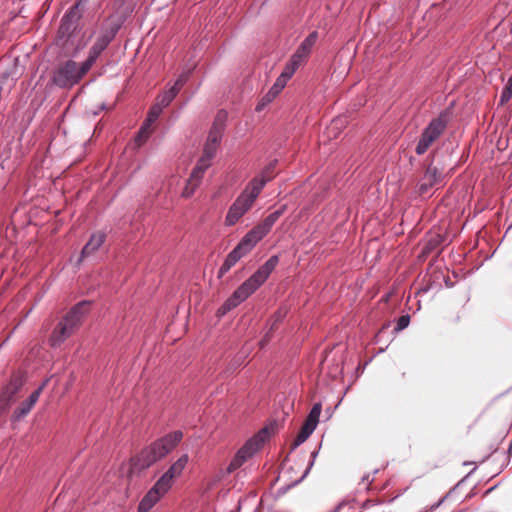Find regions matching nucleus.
<instances>
[{
  "mask_svg": "<svg viewBox=\"0 0 512 512\" xmlns=\"http://www.w3.org/2000/svg\"><path fill=\"white\" fill-rule=\"evenodd\" d=\"M279 262L278 256H271L258 270L243 282L218 309L217 315L224 316L252 295L269 277Z\"/></svg>",
  "mask_w": 512,
  "mask_h": 512,
  "instance_id": "f257e3e1",
  "label": "nucleus"
},
{
  "mask_svg": "<svg viewBox=\"0 0 512 512\" xmlns=\"http://www.w3.org/2000/svg\"><path fill=\"white\" fill-rule=\"evenodd\" d=\"M183 438L180 430L173 431L144 448L134 459V465L146 469L173 451Z\"/></svg>",
  "mask_w": 512,
  "mask_h": 512,
  "instance_id": "f03ea898",
  "label": "nucleus"
},
{
  "mask_svg": "<svg viewBox=\"0 0 512 512\" xmlns=\"http://www.w3.org/2000/svg\"><path fill=\"white\" fill-rule=\"evenodd\" d=\"M89 306V302L82 301L71 308V310L55 327L49 338V343L52 347L60 346L67 338H69L74 333V331L80 325L84 316L88 312Z\"/></svg>",
  "mask_w": 512,
  "mask_h": 512,
  "instance_id": "7ed1b4c3",
  "label": "nucleus"
},
{
  "mask_svg": "<svg viewBox=\"0 0 512 512\" xmlns=\"http://www.w3.org/2000/svg\"><path fill=\"white\" fill-rule=\"evenodd\" d=\"M269 438V429L262 428L256 435L251 437L237 451L231 462L226 468V473L230 474L243 465L249 458L258 452Z\"/></svg>",
  "mask_w": 512,
  "mask_h": 512,
  "instance_id": "20e7f679",
  "label": "nucleus"
},
{
  "mask_svg": "<svg viewBox=\"0 0 512 512\" xmlns=\"http://www.w3.org/2000/svg\"><path fill=\"white\" fill-rule=\"evenodd\" d=\"M449 122V112L443 111L434 118L424 129L416 146L415 152L418 155L424 154L431 144L444 132Z\"/></svg>",
  "mask_w": 512,
  "mask_h": 512,
  "instance_id": "39448f33",
  "label": "nucleus"
},
{
  "mask_svg": "<svg viewBox=\"0 0 512 512\" xmlns=\"http://www.w3.org/2000/svg\"><path fill=\"white\" fill-rule=\"evenodd\" d=\"M88 71H84V62L81 66L69 60L60 66L54 75V82L60 87H68L78 83Z\"/></svg>",
  "mask_w": 512,
  "mask_h": 512,
  "instance_id": "423d86ee",
  "label": "nucleus"
},
{
  "mask_svg": "<svg viewBox=\"0 0 512 512\" xmlns=\"http://www.w3.org/2000/svg\"><path fill=\"white\" fill-rule=\"evenodd\" d=\"M322 406L321 403H315L307 416L299 434L293 443V448L298 447L302 443H304L309 436L314 432L319 422V417L321 414Z\"/></svg>",
  "mask_w": 512,
  "mask_h": 512,
  "instance_id": "0eeeda50",
  "label": "nucleus"
},
{
  "mask_svg": "<svg viewBox=\"0 0 512 512\" xmlns=\"http://www.w3.org/2000/svg\"><path fill=\"white\" fill-rule=\"evenodd\" d=\"M80 3H76L72 6L69 11L65 13L61 20V24L58 30V38L65 44L66 40L70 37L73 31L77 27V21L79 19L78 9Z\"/></svg>",
  "mask_w": 512,
  "mask_h": 512,
  "instance_id": "6e6552de",
  "label": "nucleus"
},
{
  "mask_svg": "<svg viewBox=\"0 0 512 512\" xmlns=\"http://www.w3.org/2000/svg\"><path fill=\"white\" fill-rule=\"evenodd\" d=\"M188 461H189V457L187 454L181 455L169 467V469L157 480V482L160 483L163 487H165L169 491L174 483V479L179 477L182 474Z\"/></svg>",
  "mask_w": 512,
  "mask_h": 512,
  "instance_id": "1a4fd4ad",
  "label": "nucleus"
},
{
  "mask_svg": "<svg viewBox=\"0 0 512 512\" xmlns=\"http://www.w3.org/2000/svg\"><path fill=\"white\" fill-rule=\"evenodd\" d=\"M168 492L160 483H156L148 490L138 505V512L150 511Z\"/></svg>",
  "mask_w": 512,
  "mask_h": 512,
  "instance_id": "9d476101",
  "label": "nucleus"
},
{
  "mask_svg": "<svg viewBox=\"0 0 512 512\" xmlns=\"http://www.w3.org/2000/svg\"><path fill=\"white\" fill-rule=\"evenodd\" d=\"M252 206L247 200L238 196L227 211L225 225L234 226Z\"/></svg>",
  "mask_w": 512,
  "mask_h": 512,
  "instance_id": "9b49d317",
  "label": "nucleus"
},
{
  "mask_svg": "<svg viewBox=\"0 0 512 512\" xmlns=\"http://www.w3.org/2000/svg\"><path fill=\"white\" fill-rule=\"evenodd\" d=\"M114 35L105 33L100 35L89 51L88 58L84 61V71H89L100 54L107 48Z\"/></svg>",
  "mask_w": 512,
  "mask_h": 512,
  "instance_id": "f8f14e48",
  "label": "nucleus"
},
{
  "mask_svg": "<svg viewBox=\"0 0 512 512\" xmlns=\"http://www.w3.org/2000/svg\"><path fill=\"white\" fill-rule=\"evenodd\" d=\"M22 385V379L15 377L3 388L0 393V411L8 408L10 403L14 400L15 395L20 391Z\"/></svg>",
  "mask_w": 512,
  "mask_h": 512,
  "instance_id": "ddd939ff",
  "label": "nucleus"
},
{
  "mask_svg": "<svg viewBox=\"0 0 512 512\" xmlns=\"http://www.w3.org/2000/svg\"><path fill=\"white\" fill-rule=\"evenodd\" d=\"M264 237V234L255 226L245 234V236L241 239L235 248L245 256Z\"/></svg>",
  "mask_w": 512,
  "mask_h": 512,
  "instance_id": "4468645a",
  "label": "nucleus"
},
{
  "mask_svg": "<svg viewBox=\"0 0 512 512\" xmlns=\"http://www.w3.org/2000/svg\"><path fill=\"white\" fill-rule=\"evenodd\" d=\"M226 116V112L224 111L217 113L214 124L207 137V144L219 146L224 131Z\"/></svg>",
  "mask_w": 512,
  "mask_h": 512,
  "instance_id": "2eb2a0df",
  "label": "nucleus"
},
{
  "mask_svg": "<svg viewBox=\"0 0 512 512\" xmlns=\"http://www.w3.org/2000/svg\"><path fill=\"white\" fill-rule=\"evenodd\" d=\"M265 185L266 182L264 179L255 176L248 182V184L246 185V187L240 193L239 196L244 198L245 200H247V202L253 205Z\"/></svg>",
  "mask_w": 512,
  "mask_h": 512,
  "instance_id": "dca6fc26",
  "label": "nucleus"
},
{
  "mask_svg": "<svg viewBox=\"0 0 512 512\" xmlns=\"http://www.w3.org/2000/svg\"><path fill=\"white\" fill-rule=\"evenodd\" d=\"M47 383H48V379H46L39 386V388L37 390H35L29 396V398L26 401H24L20 404V406L15 410V418L20 419V418L26 416L31 411L33 406L37 403V401H38L43 389L46 387Z\"/></svg>",
  "mask_w": 512,
  "mask_h": 512,
  "instance_id": "f3484780",
  "label": "nucleus"
},
{
  "mask_svg": "<svg viewBox=\"0 0 512 512\" xmlns=\"http://www.w3.org/2000/svg\"><path fill=\"white\" fill-rule=\"evenodd\" d=\"M164 108H162L159 104L155 103L149 110L147 119L141 129L138 132V139H146L149 136V129L152 123H154L159 115L162 113Z\"/></svg>",
  "mask_w": 512,
  "mask_h": 512,
  "instance_id": "a211bd4d",
  "label": "nucleus"
},
{
  "mask_svg": "<svg viewBox=\"0 0 512 512\" xmlns=\"http://www.w3.org/2000/svg\"><path fill=\"white\" fill-rule=\"evenodd\" d=\"M105 241V234L103 232H96L91 235L88 243L83 247L81 258H85L95 251H97Z\"/></svg>",
  "mask_w": 512,
  "mask_h": 512,
  "instance_id": "6ab92c4d",
  "label": "nucleus"
},
{
  "mask_svg": "<svg viewBox=\"0 0 512 512\" xmlns=\"http://www.w3.org/2000/svg\"><path fill=\"white\" fill-rule=\"evenodd\" d=\"M285 209L286 207L282 206L280 209L270 213L261 223L256 225L257 229L260 230L264 236H266L277 222V220L283 215Z\"/></svg>",
  "mask_w": 512,
  "mask_h": 512,
  "instance_id": "aec40b11",
  "label": "nucleus"
},
{
  "mask_svg": "<svg viewBox=\"0 0 512 512\" xmlns=\"http://www.w3.org/2000/svg\"><path fill=\"white\" fill-rule=\"evenodd\" d=\"M317 39V33L312 32L310 33L300 44V46L295 51L294 55L296 58H300L303 61L307 58V56L310 54L312 47L314 46Z\"/></svg>",
  "mask_w": 512,
  "mask_h": 512,
  "instance_id": "412c9836",
  "label": "nucleus"
},
{
  "mask_svg": "<svg viewBox=\"0 0 512 512\" xmlns=\"http://www.w3.org/2000/svg\"><path fill=\"white\" fill-rule=\"evenodd\" d=\"M202 178H194V174L191 173L189 179L186 182V185L182 191L181 196L184 198H190L199 187Z\"/></svg>",
  "mask_w": 512,
  "mask_h": 512,
  "instance_id": "4be33fe9",
  "label": "nucleus"
},
{
  "mask_svg": "<svg viewBox=\"0 0 512 512\" xmlns=\"http://www.w3.org/2000/svg\"><path fill=\"white\" fill-rule=\"evenodd\" d=\"M178 93L179 92L177 91V88L170 87L168 90L164 91L161 95L158 96L156 103L159 104L162 108H165L172 102Z\"/></svg>",
  "mask_w": 512,
  "mask_h": 512,
  "instance_id": "5701e85b",
  "label": "nucleus"
},
{
  "mask_svg": "<svg viewBox=\"0 0 512 512\" xmlns=\"http://www.w3.org/2000/svg\"><path fill=\"white\" fill-rule=\"evenodd\" d=\"M211 164L212 161L210 159L201 156L191 172L194 174V178H203L205 171L211 166Z\"/></svg>",
  "mask_w": 512,
  "mask_h": 512,
  "instance_id": "b1692460",
  "label": "nucleus"
},
{
  "mask_svg": "<svg viewBox=\"0 0 512 512\" xmlns=\"http://www.w3.org/2000/svg\"><path fill=\"white\" fill-rule=\"evenodd\" d=\"M441 178V173L438 171V169L435 166H428L423 181H427V186H433L434 184L438 183Z\"/></svg>",
  "mask_w": 512,
  "mask_h": 512,
  "instance_id": "393cba45",
  "label": "nucleus"
},
{
  "mask_svg": "<svg viewBox=\"0 0 512 512\" xmlns=\"http://www.w3.org/2000/svg\"><path fill=\"white\" fill-rule=\"evenodd\" d=\"M276 160L270 162L257 177L264 179L265 182H269L274 176V170L276 167Z\"/></svg>",
  "mask_w": 512,
  "mask_h": 512,
  "instance_id": "a878e982",
  "label": "nucleus"
},
{
  "mask_svg": "<svg viewBox=\"0 0 512 512\" xmlns=\"http://www.w3.org/2000/svg\"><path fill=\"white\" fill-rule=\"evenodd\" d=\"M244 255L234 248L226 257L223 264L228 268H232Z\"/></svg>",
  "mask_w": 512,
  "mask_h": 512,
  "instance_id": "bb28decb",
  "label": "nucleus"
},
{
  "mask_svg": "<svg viewBox=\"0 0 512 512\" xmlns=\"http://www.w3.org/2000/svg\"><path fill=\"white\" fill-rule=\"evenodd\" d=\"M277 97L271 90H269L258 102L256 111H262L268 104H270Z\"/></svg>",
  "mask_w": 512,
  "mask_h": 512,
  "instance_id": "cd10ccee",
  "label": "nucleus"
},
{
  "mask_svg": "<svg viewBox=\"0 0 512 512\" xmlns=\"http://www.w3.org/2000/svg\"><path fill=\"white\" fill-rule=\"evenodd\" d=\"M512 97V78L510 77L508 79V82L506 86L504 87L501 96H500V103L504 104L508 102Z\"/></svg>",
  "mask_w": 512,
  "mask_h": 512,
  "instance_id": "c85d7f7f",
  "label": "nucleus"
},
{
  "mask_svg": "<svg viewBox=\"0 0 512 512\" xmlns=\"http://www.w3.org/2000/svg\"><path fill=\"white\" fill-rule=\"evenodd\" d=\"M287 82H288L287 79H285L283 76L279 75V77L276 79L275 83L270 88V90L278 96L280 94V92L285 88Z\"/></svg>",
  "mask_w": 512,
  "mask_h": 512,
  "instance_id": "c756f323",
  "label": "nucleus"
},
{
  "mask_svg": "<svg viewBox=\"0 0 512 512\" xmlns=\"http://www.w3.org/2000/svg\"><path fill=\"white\" fill-rule=\"evenodd\" d=\"M217 149V146L205 143L202 156L212 161L216 155Z\"/></svg>",
  "mask_w": 512,
  "mask_h": 512,
  "instance_id": "7c9ffc66",
  "label": "nucleus"
},
{
  "mask_svg": "<svg viewBox=\"0 0 512 512\" xmlns=\"http://www.w3.org/2000/svg\"><path fill=\"white\" fill-rule=\"evenodd\" d=\"M410 323V316L409 315H403L399 317L396 323L395 330L396 331H402L403 329L407 328Z\"/></svg>",
  "mask_w": 512,
  "mask_h": 512,
  "instance_id": "2f4dec72",
  "label": "nucleus"
},
{
  "mask_svg": "<svg viewBox=\"0 0 512 512\" xmlns=\"http://www.w3.org/2000/svg\"><path fill=\"white\" fill-rule=\"evenodd\" d=\"M187 80L188 73H182L171 87L177 88V91L179 92Z\"/></svg>",
  "mask_w": 512,
  "mask_h": 512,
  "instance_id": "473e14b6",
  "label": "nucleus"
},
{
  "mask_svg": "<svg viewBox=\"0 0 512 512\" xmlns=\"http://www.w3.org/2000/svg\"><path fill=\"white\" fill-rule=\"evenodd\" d=\"M303 62L304 61L302 59L296 58V56L293 54L286 65L296 72V70L301 66Z\"/></svg>",
  "mask_w": 512,
  "mask_h": 512,
  "instance_id": "72a5a7b5",
  "label": "nucleus"
},
{
  "mask_svg": "<svg viewBox=\"0 0 512 512\" xmlns=\"http://www.w3.org/2000/svg\"><path fill=\"white\" fill-rule=\"evenodd\" d=\"M294 73H295V71L293 69H291L289 66L285 65V67L280 75L289 81L292 78V76L294 75Z\"/></svg>",
  "mask_w": 512,
  "mask_h": 512,
  "instance_id": "f704fd0d",
  "label": "nucleus"
},
{
  "mask_svg": "<svg viewBox=\"0 0 512 512\" xmlns=\"http://www.w3.org/2000/svg\"><path fill=\"white\" fill-rule=\"evenodd\" d=\"M431 186H427V181H423L421 184H420V192L421 193H426L428 191V189L430 188Z\"/></svg>",
  "mask_w": 512,
  "mask_h": 512,
  "instance_id": "c9c22d12",
  "label": "nucleus"
},
{
  "mask_svg": "<svg viewBox=\"0 0 512 512\" xmlns=\"http://www.w3.org/2000/svg\"><path fill=\"white\" fill-rule=\"evenodd\" d=\"M231 268H228L225 264H222V266L220 267V275H223L225 273H227Z\"/></svg>",
  "mask_w": 512,
  "mask_h": 512,
  "instance_id": "e433bc0d",
  "label": "nucleus"
},
{
  "mask_svg": "<svg viewBox=\"0 0 512 512\" xmlns=\"http://www.w3.org/2000/svg\"><path fill=\"white\" fill-rule=\"evenodd\" d=\"M309 469H310V467L305 471V473H304V475L302 476V478H304V477L308 474Z\"/></svg>",
  "mask_w": 512,
  "mask_h": 512,
  "instance_id": "4c0bfd02",
  "label": "nucleus"
}]
</instances>
